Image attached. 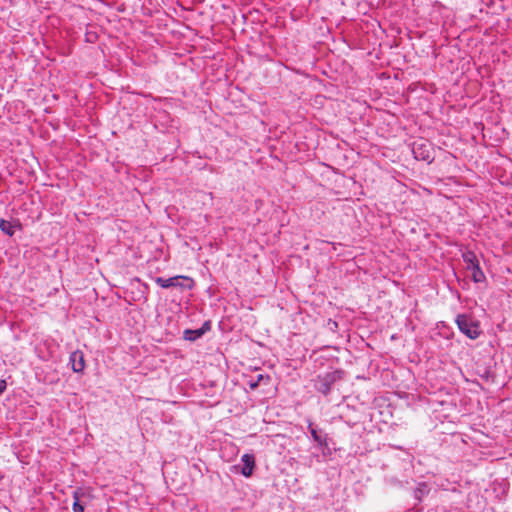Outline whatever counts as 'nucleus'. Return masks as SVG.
I'll list each match as a JSON object with an SVG mask.
<instances>
[{"label": "nucleus", "instance_id": "nucleus-16", "mask_svg": "<svg viewBox=\"0 0 512 512\" xmlns=\"http://www.w3.org/2000/svg\"><path fill=\"white\" fill-rule=\"evenodd\" d=\"M423 492H424V491H423V488H422V487L417 488V489L415 490V497H416L417 499H419V500H420V499H421V496H422V494H423Z\"/></svg>", "mask_w": 512, "mask_h": 512}, {"label": "nucleus", "instance_id": "nucleus-17", "mask_svg": "<svg viewBox=\"0 0 512 512\" xmlns=\"http://www.w3.org/2000/svg\"><path fill=\"white\" fill-rule=\"evenodd\" d=\"M6 381L5 380H0V394H2L5 390H6Z\"/></svg>", "mask_w": 512, "mask_h": 512}, {"label": "nucleus", "instance_id": "nucleus-1", "mask_svg": "<svg viewBox=\"0 0 512 512\" xmlns=\"http://www.w3.org/2000/svg\"><path fill=\"white\" fill-rule=\"evenodd\" d=\"M455 322L458 329L472 340L477 339L482 333L479 321L471 315L458 314Z\"/></svg>", "mask_w": 512, "mask_h": 512}, {"label": "nucleus", "instance_id": "nucleus-14", "mask_svg": "<svg viewBox=\"0 0 512 512\" xmlns=\"http://www.w3.org/2000/svg\"><path fill=\"white\" fill-rule=\"evenodd\" d=\"M198 330L202 332V336H203L206 332L211 330V321L210 320L205 321L202 324L201 328H199Z\"/></svg>", "mask_w": 512, "mask_h": 512}, {"label": "nucleus", "instance_id": "nucleus-15", "mask_svg": "<svg viewBox=\"0 0 512 512\" xmlns=\"http://www.w3.org/2000/svg\"><path fill=\"white\" fill-rule=\"evenodd\" d=\"M72 509L74 512H84L85 506L81 502L74 501Z\"/></svg>", "mask_w": 512, "mask_h": 512}, {"label": "nucleus", "instance_id": "nucleus-7", "mask_svg": "<svg viewBox=\"0 0 512 512\" xmlns=\"http://www.w3.org/2000/svg\"><path fill=\"white\" fill-rule=\"evenodd\" d=\"M308 429L310 431V434H311L313 440L315 442H317L319 446H327L326 436H324V437L321 436L319 434L318 430L316 429V427L312 423H309Z\"/></svg>", "mask_w": 512, "mask_h": 512}, {"label": "nucleus", "instance_id": "nucleus-11", "mask_svg": "<svg viewBox=\"0 0 512 512\" xmlns=\"http://www.w3.org/2000/svg\"><path fill=\"white\" fill-rule=\"evenodd\" d=\"M263 381H265V383L268 384L270 381V377L268 375L259 374L257 375L256 380H250L248 385L250 389L255 390Z\"/></svg>", "mask_w": 512, "mask_h": 512}, {"label": "nucleus", "instance_id": "nucleus-4", "mask_svg": "<svg viewBox=\"0 0 512 512\" xmlns=\"http://www.w3.org/2000/svg\"><path fill=\"white\" fill-rule=\"evenodd\" d=\"M412 152L417 160L431 163L434 160L432 144L426 140L415 141L412 145Z\"/></svg>", "mask_w": 512, "mask_h": 512}, {"label": "nucleus", "instance_id": "nucleus-2", "mask_svg": "<svg viewBox=\"0 0 512 512\" xmlns=\"http://www.w3.org/2000/svg\"><path fill=\"white\" fill-rule=\"evenodd\" d=\"M343 372L340 370H336L333 372L325 373L324 375H319L315 381V388L318 392L322 393L324 396L330 394L332 386L339 380L342 379Z\"/></svg>", "mask_w": 512, "mask_h": 512}, {"label": "nucleus", "instance_id": "nucleus-10", "mask_svg": "<svg viewBox=\"0 0 512 512\" xmlns=\"http://www.w3.org/2000/svg\"><path fill=\"white\" fill-rule=\"evenodd\" d=\"M202 337V332L198 329L192 330V329H186L183 332V338L188 341H195Z\"/></svg>", "mask_w": 512, "mask_h": 512}, {"label": "nucleus", "instance_id": "nucleus-13", "mask_svg": "<svg viewBox=\"0 0 512 512\" xmlns=\"http://www.w3.org/2000/svg\"><path fill=\"white\" fill-rule=\"evenodd\" d=\"M85 495V492L81 488H77L73 491L74 501L80 502L82 496Z\"/></svg>", "mask_w": 512, "mask_h": 512}, {"label": "nucleus", "instance_id": "nucleus-6", "mask_svg": "<svg viewBox=\"0 0 512 512\" xmlns=\"http://www.w3.org/2000/svg\"><path fill=\"white\" fill-rule=\"evenodd\" d=\"M243 463L241 473L245 477H250L255 467V457L252 454H244L241 458Z\"/></svg>", "mask_w": 512, "mask_h": 512}, {"label": "nucleus", "instance_id": "nucleus-5", "mask_svg": "<svg viewBox=\"0 0 512 512\" xmlns=\"http://www.w3.org/2000/svg\"><path fill=\"white\" fill-rule=\"evenodd\" d=\"M69 361L74 372H82L85 368L83 352L76 350L70 354Z\"/></svg>", "mask_w": 512, "mask_h": 512}, {"label": "nucleus", "instance_id": "nucleus-8", "mask_svg": "<svg viewBox=\"0 0 512 512\" xmlns=\"http://www.w3.org/2000/svg\"><path fill=\"white\" fill-rule=\"evenodd\" d=\"M470 270L472 272V275H471L472 279L475 283H480L485 280L484 272L480 268L479 264H475L474 267H472V269H470Z\"/></svg>", "mask_w": 512, "mask_h": 512}, {"label": "nucleus", "instance_id": "nucleus-9", "mask_svg": "<svg viewBox=\"0 0 512 512\" xmlns=\"http://www.w3.org/2000/svg\"><path fill=\"white\" fill-rule=\"evenodd\" d=\"M463 260L467 264V269L470 270L475 264H479L474 252L468 251L463 254Z\"/></svg>", "mask_w": 512, "mask_h": 512}, {"label": "nucleus", "instance_id": "nucleus-12", "mask_svg": "<svg viewBox=\"0 0 512 512\" xmlns=\"http://www.w3.org/2000/svg\"><path fill=\"white\" fill-rule=\"evenodd\" d=\"M0 229L9 236L14 234V226L7 220L0 219Z\"/></svg>", "mask_w": 512, "mask_h": 512}, {"label": "nucleus", "instance_id": "nucleus-3", "mask_svg": "<svg viewBox=\"0 0 512 512\" xmlns=\"http://www.w3.org/2000/svg\"><path fill=\"white\" fill-rule=\"evenodd\" d=\"M155 283L159 285L161 288H180V289H192L194 285L193 279L187 276H174L170 278L156 277Z\"/></svg>", "mask_w": 512, "mask_h": 512}]
</instances>
